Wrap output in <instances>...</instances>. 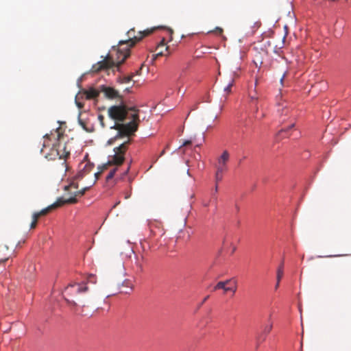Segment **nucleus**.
<instances>
[{
  "label": "nucleus",
  "mask_w": 351,
  "mask_h": 351,
  "mask_svg": "<svg viewBox=\"0 0 351 351\" xmlns=\"http://www.w3.org/2000/svg\"><path fill=\"white\" fill-rule=\"evenodd\" d=\"M36 224H37V222H35V221H32L31 224H30V228L31 229H34L36 228Z\"/></svg>",
  "instance_id": "obj_35"
},
{
  "label": "nucleus",
  "mask_w": 351,
  "mask_h": 351,
  "mask_svg": "<svg viewBox=\"0 0 351 351\" xmlns=\"http://www.w3.org/2000/svg\"><path fill=\"white\" fill-rule=\"evenodd\" d=\"M130 141H128L121 143L119 147L114 149V155L109 156L108 162L103 166L104 168L107 169L108 166L116 165L120 166L123 164L125 160V154L128 149V146L130 144Z\"/></svg>",
  "instance_id": "obj_4"
},
{
  "label": "nucleus",
  "mask_w": 351,
  "mask_h": 351,
  "mask_svg": "<svg viewBox=\"0 0 351 351\" xmlns=\"http://www.w3.org/2000/svg\"><path fill=\"white\" fill-rule=\"evenodd\" d=\"M40 217L36 213H34L32 215V221L37 222Z\"/></svg>",
  "instance_id": "obj_30"
},
{
  "label": "nucleus",
  "mask_w": 351,
  "mask_h": 351,
  "mask_svg": "<svg viewBox=\"0 0 351 351\" xmlns=\"http://www.w3.org/2000/svg\"><path fill=\"white\" fill-rule=\"evenodd\" d=\"M100 93V86L97 88L91 86L88 89H82L81 90V93H82L88 100L97 99Z\"/></svg>",
  "instance_id": "obj_11"
},
{
  "label": "nucleus",
  "mask_w": 351,
  "mask_h": 351,
  "mask_svg": "<svg viewBox=\"0 0 351 351\" xmlns=\"http://www.w3.org/2000/svg\"><path fill=\"white\" fill-rule=\"evenodd\" d=\"M11 256L8 247L6 245H0V263L5 262Z\"/></svg>",
  "instance_id": "obj_12"
},
{
  "label": "nucleus",
  "mask_w": 351,
  "mask_h": 351,
  "mask_svg": "<svg viewBox=\"0 0 351 351\" xmlns=\"http://www.w3.org/2000/svg\"><path fill=\"white\" fill-rule=\"evenodd\" d=\"M29 267L30 274H29V275H27L26 277L31 278L33 276L34 271H35V267L34 265L31 264L29 265Z\"/></svg>",
  "instance_id": "obj_25"
},
{
  "label": "nucleus",
  "mask_w": 351,
  "mask_h": 351,
  "mask_svg": "<svg viewBox=\"0 0 351 351\" xmlns=\"http://www.w3.org/2000/svg\"><path fill=\"white\" fill-rule=\"evenodd\" d=\"M210 128H212V126H211V125H208V126L207 127V129H206V130H209Z\"/></svg>",
  "instance_id": "obj_45"
},
{
  "label": "nucleus",
  "mask_w": 351,
  "mask_h": 351,
  "mask_svg": "<svg viewBox=\"0 0 351 351\" xmlns=\"http://www.w3.org/2000/svg\"><path fill=\"white\" fill-rule=\"evenodd\" d=\"M218 192V184H215V189H214V191L213 192H212L211 193V199L209 202H204V206L205 207H208L209 206V204L211 201L214 202L215 203L217 202V193Z\"/></svg>",
  "instance_id": "obj_14"
},
{
  "label": "nucleus",
  "mask_w": 351,
  "mask_h": 351,
  "mask_svg": "<svg viewBox=\"0 0 351 351\" xmlns=\"http://www.w3.org/2000/svg\"><path fill=\"white\" fill-rule=\"evenodd\" d=\"M44 137H45V138H49V135L47 134H45V135L44 136Z\"/></svg>",
  "instance_id": "obj_46"
},
{
  "label": "nucleus",
  "mask_w": 351,
  "mask_h": 351,
  "mask_svg": "<svg viewBox=\"0 0 351 351\" xmlns=\"http://www.w3.org/2000/svg\"><path fill=\"white\" fill-rule=\"evenodd\" d=\"M117 170V167H115L113 169L110 170V171L109 172V173L106 176V180L107 181H109L110 180H111L114 177Z\"/></svg>",
  "instance_id": "obj_22"
},
{
  "label": "nucleus",
  "mask_w": 351,
  "mask_h": 351,
  "mask_svg": "<svg viewBox=\"0 0 351 351\" xmlns=\"http://www.w3.org/2000/svg\"><path fill=\"white\" fill-rule=\"evenodd\" d=\"M88 287L86 283H74L69 285L64 291V297L68 304L72 307H76L77 304L73 297L78 293L86 292Z\"/></svg>",
  "instance_id": "obj_5"
},
{
  "label": "nucleus",
  "mask_w": 351,
  "mask_h": 351,
  "mask_svg": "<svg viewBox=\"0 0 351 351\" xmlns=\"http://www.w3.org/2000/svg\"><path fill=\"white\" fill-rule=\"evenodd\" d=\"M232 282V279L227 280L225 281H220L217 283V287L219 288V289H223L225 293L226 289H228V287H227L228 285H231Z\"/></svg>",
  "instance_id": "obj_16"
},
{
  "label": "nucleus",
  "mask_w": 351,
  "mask_h": 351,
  "mask_svg": "<svg viewBox=\"0 0 351 351\" xmlns=\"http://www.w3.org/2000/svg\"><path fill=\"white\" fill-rule=\"evenodd\" d=\"M133 77V75L123 77V78L120 79L119 82L120 83H129L132 81Z\"/></svg>",
  "instance_id": "obj_20"
},
{
  "label": "nucleus",
  "mask_w": 351,
  "mask_h": 351,
  "mask_svg": "<svg viewBox=\"0 0 351 351\" xmlns=\"http://www.w3.org/2000/svg\"><path fill=\"white\" fill-rule=\"evenodd\" d=\"M98 119L99 121V123L101 125L102 128H104L105 127V124H104V117L102 115V114H99L98 116Z\"/></svg>",
  "instance_id": "obj_26"
},
{
  "label": "nucleus",
  "mask_w": 351,
  "mask_h": 351,
  "mask_svg": "<svg viewBox=\"0 0 351 351\" xmlns=\"http://www.w3.org/2000/svg\"><path fill=\"white\" fill-rule=\"evenodd\" d=\"M90 186H86L84 187L80 191H75L73 193L74 196L71 197L70 198L65 199L64 201H62L60 199H58L56 202L53 203V204L47 206L45 208L42 209L39 212H36L38 216L40 217L42 216L47 215L49 213H50L52 210L60 206L61 205L64 204H75L77 202V196H82L85 192L88 190Z\"/></svg>",
  "instance_id": "obj_6"
},
{
  "label": "nucleus",
  "mask_w": 351,
  "mask_h": 351,
  "mask_svg": "<svg viewBox=\"0 0 351 351\" xmlns=\"http://www.w3.org/2000/svg\"><path fill=\"white\" fill-rule=\"evenodd\" d=\"M277 282H276V286H275V289H277L279 287V285H280V282H278V280H276Z\"/></svg>",
  "instance_id": "obj_40"
},
{
  "label": "nucleus",
  "mask_w": 351,
  "mask_h": 351,
  "mask_svg": "<svg viewBox=\"0 0 351 351\" xmlns=\"http://www.w3.org/2000/svg\"><path fill=\"white\" fill-rule=\"evenodd\" d=\"M136 266L138 267V272H143V265L142 264H141L140 263L137 262L136 263Z\"/></svg>",
  "instance_id": "obj_31"
},
{
  "label": "nucleus",
  "mask_w": 351,
  "mask_h": 351,
  "mask_svg": "<svg viewBox=\"0 0 351 351\" xmlns=\"http://www.w3.org/2000/svg\"><path fill=\"white\" fill-rule=\"evenodd\" d=\"M250 105H251L252 108L254 110V116L255 114H258V111L259 107H261V108H263V104L261 100L255 101V102L253 104H250Z\"/></svg>",
  "instance_id": "obj_15"
},
{
  "label": "nucleus",
  "mask_w": 351,
  "mask_h": 351,
  "mask_svg": "<svg viewBox=\"0 0 351 351\" xmlns=\"http://www.w3.org/2000/svg\"><path fill=\"white\" fill-rule=\"evenodd\" d=\"M93 167V164L89 162L80 163L79 166L80 170L78 171L77 174L73 178H71L70 184L68 186H66L64 187V189L66 191H68L71 188L77 189L78 181L82 179L84 176L89 173L92 171Z\"/></svg>",
  "instance_id": "obj_7"
},
{
  "label": "nucleus",
  "mask_w": 351,
  "mask_h": 351,
  "mask_svg": "<svg viewBox=\"0 0 351 351\" xmlns=\"http://www.w3.org/2000/svg\"><path fill=\"white\" fill-rule=\"evenodd\" d=\"M130 170V167H128L127 170L125 171L124 175H126Z\"/></svg>",
  "instance_id": "obj_43"
},
{
  "label": "nucleus",
  "mask_w": 351,
  "mask_h": 351,
  "mask_svg": "<svg viewBox=\"0 0 351 351\" xmlns=\"http://www.w3.org/2000/svg\"><path fill=\"white\" fill-rule=\"evenodd\" d=\"M283 267L284 263H282L277 269L276 280H278V282H280L284 274Z\"/></svg>",
  "instance_id": "obj_18"
},
{
  "label": "nucleus",
  "mask_w": 351,
  "mask_h": 351,
  "mask_svg": "<svg viewBox=\"0 0 351 351\" xmlns=\"http://www.w3.org/2000/svg\"><path fill=\"white\" fill-rule=\"evenodd\" d=\"M125 90H126V91H129V88H125Z\"/></svg>",
  "instance_id": "obj_48"
},
{
  "label": "nucleus",
  "mask_w": 351,
  "mask_h": 351,
  "mask_svg": "<svg viewBox=\"0 0 351 351\" xmlns=\"http://www.w3.org/2000/svg\"><path fill=\"white\" fill-rule=\"evenodd\" d=\"M284 77H285V75L281 77L280 79V82L282 83L283 82V80H284Z\"/></svg>",
  "instance_id": "obj_44"
},
{
  "label": "nucleus",
  "mask_w": 351,
  "mask_h": 351,
  "mask_svg": "<svg viewBox=\"0 0 351 351\" xmlns=\"http://www.w3.org/2000/svg\"><path fill=\"white\" fill-rule=\"evenodd\" d=\"M217 289H219V287H217V285L213 287V291H216V290H217Z\"/></svg>",
  "instance_id": "obj_41"
},
{
  "label": "nucleus",
  "mask_w": 351,
  "mask_h": 351,
  "mask_svg": "<svg viewBox=\"0 0 351 351\" xmlns=\"http://www.w3.org/2000/svg\"><path fill=\"white\" fill-rule=\"evenodd\" d=\"M56 132L59 142L53 145L50 152L45 155V158L48 160L64 159L70 155L69 143H62L60 141V139L62 135L59 132V129H57Z\"/></svg>",
  "instance_id": "obj_3"
},
{
  "label": "nucleus",
  "mask_w": 351,
  "mask_h": 351,
  "mask_svg": "<svg viewBox=\"0 0 351 351\" xmlns=\"http://www.w3.org/2000/svg\"><path fill=\"white\" fill-rule=\"evenodd\" d=\"M234 84V80H232L224 88V91L228 94L231 92V88L232 87Z\"/></svg>",
  "instance_id": "obj_23"
},
{
  "label": "nucleus",
  "mask_w": 351,
  "mask_h": 351,
  "mask_svg": "<svg viewBox=\"0 0 351 351\" xmlns=\"http://www.w3.org/2000/svg\"><path fill=\"white\" fill-rule=\"evenodd\" d=\"M273 324L271 322L263 326L261 332L256 337V349H258L259 345L265 341L267 335L271 332Z\"/></svg>",
  "instance_id": "obj_9"
},
{
  "label": "nucleus",
  "mask_w": 351,
  "mask_h": 351,
  "mask_svg": "<svg viewBox=\"0 0 351 351\" xmlns=\"http://www.w3.org/2000/svg\"><path fill=\"white\" fill-rule=\"evenodd\" d=\"M117 170V167H115L113 169L110 170V171L109 172V173L106 176V180L107 181H109L110 180H111L114 177Z\"/></svg>",
  "instance_id": "obj_21"
},
{
  "label": "nucleus",
  "mask_w": 351,
  "mask_h": 351,
  "mask_svg": "<svg viewBox=\"0 0 351 351\" xmlns=\"http://www.w3.org/2000/svg\"><path fill=\"white\" fill-rule=\"evenodd\" d=\"M294 127V123H292L289 128L287 130H290L291 128H293Z\"/></svg>",
  "instance_id": "obj_42"
},
{
  "label": "nucleus",
  "mask_w": 351,
  "mask_h": 351,
  "mask_svg": "<svg viewBox=\"0 0 351 351\" xmlns=\"http://www.w3.org/2000/svg\"><path fill=\"white\" fill-rule=\"evenodd\" d=\"M255 101H260V100L256 96H253V95L250 96V104H253L255 102Z\"/></svg>",
  "instance_id": "obj_29"
},
{
  "label": "nucleus",
  "mask_w": 351,
  "mask_h": 351,
  "mask_svg": "<svg viewBox=\"0 0 351 351\" xmlns=\"http://www.w3.org/2000/svg\"><path fill=\"white\" fill-rule=\"evenodd\" d=\"M96 277L93 274H90L87 278V281L91 283H95Z\"/></svg>",
  "instance_id": "obj_24"
},
{
  "label": "nucleus",
  "mask_w": 351,
  "mask_h": 351,
  "mask_svg": "<svg viewBox=\"0 0 351 351\" xmlns=\"http://www.w3.org/2000/svg\"><path fill=\"white\" fill-rule=\"evenodd\" d=\"M232 284H233L232 286H229L228 289H226V292L228 291H232L233 293H234L237 291V282L232 280Z\"/></svg>",
  "instance_id": "obj_19"
},
{
  "label": "nucleus",
  "mask_w": 351,
  "mask_h": 351,
  "mask_svg": "<svg viewBox=\"0 0 351 351\" xmlns=\"http://www.w3.org/2000/svg\"><path fill=\"white\" fill-rule=\"evenodd\" d=\"M100 91L101 93H104V97L107 99H121V96L120 95L119 91L115 90L114 88L106 86L105 85H101Z\"/></svg>",
  "instance_id": "obj_10"
},
{
  "label": "nucleus",
  "mask_w": 351,
  "mask_h": 351,
  "mask_svg": "<svg viewBox=\"0 0 351 351\" xmlns=\"http://www.w3.org/2000/svg\"><path fill=\"white\" fill-rule=\"evenodd\" d=\"M215 32L219 34H221L223 33V29L219 27H217L215 29Z\"/></svg>",
  "instance_id": "obj_32"
},
{
  "label": "nucleus",
  "mask_w": 351,
  "mask_h": 351,
  "mask_svg": "<svg viewBox=\"0 0 351 351\" xmlns=\"http://www.w3.org/2000/svg\"><path fill=\"white\" fill-rule=\"evenodd\" d=\"M265 116H266V114L264 112H263L261 116H258V114H255L254 118L258 120H261V119H264L265 117Z\"/></svg>",
  "instance_id": "obj_28"
},
{
  "label": "nucleus",
  "mask_w": 351,
  "mask_h": 351,
  "mask_svg": "<svg viewBox=\"0 0 351 351\" xmlns=\"http://www.w3.org/2000/svg\"><path fill=\"white\" fill-rule=\"evenodd\" d=\"M100 169H101L100 171H99L98 172L95 173L96 180H97L99 178L101 173L103 172L104 170L106 169L105 168L103 167V166L101 167H100Z\"/></svg>",
  "instance_id": "obj_27"
},
{
  "label": "nucleus",
  "mask_w": 351,
  "mask_h": 351,
  "mask_svg": "<svg viewBox=\"0 0 351 351\" xmlns=\"http://www.w3.org/2000/svg\"><path fill=\"white\" fill-rule=\"evenodd\" d=\"M169 49V47L166 46L165 40L163 38L162 40L160 43V44L157 46L156 48V56H168L169 53H166Z\"/></svg>",
  "instance_id": "obj_13"
},
{
  "label": "nucleus",
  "mask_w": 351,
  "mask_h": 351,
  "mask_svg": "<svg viewBox=\"0 0 351 351\" xmlns=\"http://www.w3.org/2000/svg\"><path fill=\"white\" fill-rule=\"evenodd\" d=\"M191 141L190 140H186L183 143H182V146H187L189 145H191Z\"/></svg>",
  "instance_id": "obj_34"
},
{
  "label": "nucleus",
  "mask_w": 351,
  "mask_h": 351,
  "mask_svg": "<svg viewBox=\"0 0 351 351\" xmlns=\"http://www.w3.org/2000/svg\"><path fill=\"white\" fill-rule=\"evenodd\" d=\"M138 109L136 107H128L124 104L115 105L110 107L108 110V116L113 120L123 122L126 119H130L128 123H116L112 129L118 131V134L113 138H110L108 144H112L114 141L119 138L129 137L133 135L137 130L140 122Z\"/></svg>",
  "instance_id": "obj_2"
},
{
  "label": "nucleus",
  "mask_w": 351,
  "mask_h": 351,
  "mask_svg": "<svg viewBox=\"0 0 351 351\" xmlns=\"http://www.w3.org/2000/svg\"><path fill=\"white\" fill-rule=\"evenodd\" d=\"M76 104H77V107H78L79 108H83V106H84V105H83L82 103H80V102H77V101H76Z\"/></svg>",
  "instance_id": "obj_36"
},
{
  "label": "nucleus",
  "mask_w": 351,
  "mask_h": 351,
  "mask_svg": "<svg viewBox=\"0 0 351 351\" xmlns=\"http://www.w3.org/2000/svg\"><path fill=\"white\" fill-rule=\"evenodd\" d=\"M217 118H218V116H217V115H215V119H217Z\"/></svg>",
  "instance_id": "obj_47"
},
{
  "label": "nucleus",
  "mask_w": 351,
  "mask_h": 351,
  "mask_svg": "<svg viewBox=\"0 0 351 351\" xmlns=\"http://www.w3.org/2000/svg\"><path fill=\"white\" fill-rule=\"evenodd\" d=\"M155 28L140 31L136 34L134 28L127 32L128 39L120 40L117 47L113 46L110 53L101 61L93 65L91 71L98 73L102 70H107L114 66L119 67L130 56V48L141 40L144 37L149 35Z\"/></svg>",
  "instance_id": "obj_1"
},
{
  "label": "nucleus",
  "mask_w": 351,
  "mask_h": 351,
  "mask_svg": "<svg viewBox=\"0 0 351 351\" xmlns=\"http://www.w3.org/2000/svg\"><path fill=\"white\" fill-rule=\"evenodd\" d=\"M287 131V130H284V129H282L281 130H280L277 134L278 136H280L281 135L282 133H283L284 132Z\"/></svg>",
  "instance_id": "obj_38"
},
{
  "label": "nucleus",
  "mask_w": 351,
  "mask_h": 351,
  "mask_svg": "<svg viewBox=\"0 0 351 351\" xmlns=\"http://www.w3.org/2000/svg\"><path fill=\"white\" fill-rule=\"evenodd\" d=\"M208 298H209V295L206 296V297L204 298V300H203V301H202V304H204V302H205L208 299Z\"/></svg>",
  "instance_id": "obj_39"
},
{
  "label": "nucleus",
  "mask_w": 351,
  "mask_h": 351,
  "mask_svg": "<svg viewBox=\"0 0 351 351\" xmlns=\"http://www.w3.org/2000/svg\"><path fill=\"white\" fill-rule=\"evenodd\" d=\"M230 160V153L227 150L223 151L221 156L217 158L215 164L216 169L227 171L228 170V163Z\"/></svg>",
  "instance_id": "obj_8"
},
{
  "label": "nucleus",
  "mask_w": 351,
  "mask_h": 351,
  "mask_svg": "<svg viewBox=\"0 0 351 351\" xmlns=\"http://www.w3.org/2000/svg\"><path fill=\"white\" fill-rule=\"evenodd\" d=\"M80 123L84 130H87L85 126V123L82 121L80 120Z\"/></svg>",
  "instance_id": "obj_37"
},
{
  "label": "nucleus",
  "mask_w": 351,
  "mask_h": 351,
  "mask_svg": "<svg viewBox=\"0 0 351 351\" xmlns=\"http://www.w3.org/2000/svg\"><path fill=\"white\" fill-rule=\"evenodd\" d=\"M123 283L125 284L126 287H130V289H132V285L129 280H125Z\"/></svg>",
  "instance_id": "obj_33"
},
{
  "label": "nucleus",
  "mask_w": 351,
  "mask_h": 351,
  "mask_svg": "<svg viewBox=\"0 0 351 351\" xmlns=\"http://www.w3.org/2000/svg\"><path fill=\"white\" fill-rule=\"evenodd\" d=\"M226 171H222V170L216 169V172H215V183L217 184H218V183L222 180L223 176V173H226Z\"/></svg>",
  "instance_id": "obj_17"
}]
</instances>
